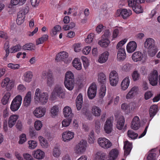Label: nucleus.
<instances>
[{"instance_id":"obj_34","label":"nucleus","mask_w":160,"mask_h":160,"mask_svg":"<svg viewBox=\"0 0 160 160\" xmlns=\"http://www.w3.org/2000/svg\"><path fill=\"white\" fill-rule=\"evenodd\" d=\"M11 96V94L10 92H6L2 99L1 101L2 104L4 105H5L8 103Z\"/></svg>"},{"instance_id":"obj_39","label":"nucleus","mask_w":160,"mask_h":160,"mask_svg":"<svg viewBox=\"0 0 160 160\" xmlns=\"http://www.w3.org/2000/svg\"><path fill=\"white\" fill-rule=\"evenodd\" d=\"M107 80L106 77L103 72H100L98 75V81L99 82L105 85Z\"/></svg>"},{"instance_id":"obj_61","label":"nucleus","mask_w":160,"mask_h":160,"mask_svg":"<svg viewBox=\"0 0 160 160\" xmlns=\"http://www.w3.org/2000/svg\"><path fill=\"white\" fill-rule=\"evenodd\" d=\"M127 41V39L125 38L119 42L117 45V48L119 49L120 48H122V47L125 43Z\"/></svg>"},{"instance_id":"obj_31","label":"nucleus","mask_w":160,"mask_h":160,"mask_svg":"<svg viewBox=\"0 0 160 160\" xmlns=\"http://www.w3.org/2000/svg\"><path fill=\"white\" fill-rule=\"evenodd\" d=\"M68 54L66 52L63 51L58 53L56 55L55 60L58 61L63 60L65 58H67Z\"/></svg>"},{"instance_id":"obj_4","label":"nucleus","mask_w":160,"mask_h":160,"mask_svg":"<svg viewBox=\"0 0 160 160\" xmlns=\"http://www.w3.org/2000/svg\"><path fill=\"white\" fill-rule=\"evenodd\" d=\"M22 98L20 95H18L15 96L12 100L10 106V109L13 112L18 111L21 105Z\"/></svg>"},{"instance_id":"obj_51","label":"nucleus","mask_w":160,"mask_h":160,"mask_svg":"<svg viewBox=\"0 0 160 160\" xmlns=\"http://www.w3.org/2000/svg\"><path fill=\"white\" fill-rule=\"evenodd\" d=\"M74 80L73 74L70 71H68L66 73L65 80Z\"/></svg>"},{"instance_id":"obj_16","label":"nucleus","mask_w":160,"mask_h":160,"mask_svg":"<svg viewBox=\"0 0 160 160\" xmlns=\"http://www.w3.org/2000/svg\"><path fill=\"white\" fill-rule=\"evenodd\" d=\"M74 133L72 132L66 131L62 133V139L64 142H68L74 138Z\"/></svg>"},{"instance_id":"obj_56","label":"nucleus","mask_w":160,"mask_h":160,"mask_svg":"<svg viewBox=\"0 0 160 160\" xmlns=\"http://www.w3.org/2000/svg\"><path fill=\"white\" fill-rule=\"evenodd\" d=\"M7 67L10 69L16 70L19 69L20 68V65L19 64H14L12 63H9L8 64Z\"/></svg>"},{"instance_id":"obj_41","label":"nucleus","mask_w":160,"mask_h":160,"mask_svg":"<svg viewBox=\"0 0 160 160\" xmlns=\"http://www.w3.org/2000/svg\"><path fill=\"white\" fill-rule=\"evenodd\" d=\"M59 112V107L58 105H55L53 106L51 109V114L52 118H54L57 116Z\"/></svg>"},{"instance_id":"obj_58","label":"nucleus","mask_w":160,"mask_h":160,"mask_svg":"<svg viewBox=\"0 0 160 160\" xmlns=\"http://www.w3.org/2000/svg\"><path fill=\"white\" fill-rule=\"evenodd\" d=\"M94 37V33H90L88 35L87 38L86 39V42L88 43H91Z\"/></svg>"},{"instance_id":"obj_24","label":"nucleus","mask_w":160,"mask_h":160,"mask_svg":"<svg viewBox=\"0 0 160 160\" xmlns=\"http://www.w3.org/2000/svg\"><path fill=\"white\" fill-rule=\"evenodd\" d=\"M126 58L125 49L124 48H120L118 52L117 58L119 61L124 60Z\"/></svg>"},{"instance_id":"obj_26","label":"nucleus","mask_w":160,"mask_h":160,"mask_svg":"<svg viewBox=\"0 0 160 160\" xmlns=\"http://www.w3.org/2000/svg\"><path fill=\"white\" fill-rule=\"evenodd\" d=\"M42 77L46 80V85L47 87L50 86V75L49 70L44 71L42 73Z\"/></svg>"},{"instance_id":"obj_22","label":"nucleus","mask_w":160,"mask_h":160,"mask_svg":"<svg viewBox=\"0 0 160 160\" xmlns=\"http://www.w3.org/2000/svg\"><path fill=\"white\" fill-rule=\"evenodd\" d=\"M134 107L133 103H129V104L123 103L121 105V109L128 114L130 113L132 109H134Z\"/></svg>"},{"instance_id":"obj_25","label":"nucleus","mask_w":160,"mask_h":160,"mask_svg":"<svg viewBox=\"0 0 160 160\" xmlns=\"http://www.w3.org/2000/svg\"><path fill=\"white\" fill-rule=\"evenodd\" d=\"M138 91V88L137 87H132L129 91L126 96L127 99H130L132 98L137 94Z\"/></svg>"},{"instance_id":"obj_28","label":"nucleus","mask_w":160,"mask_h":160,"mask_svg":"<svg viewBox=\"0 0 160 160\" xmlns=\"http://www.w3.org/2000/svg\"><path fill=\"white\" fill-rule=\"evenodd\" d=\"M109 53L108 51H105L99 55L98 59V62L101 63H105L107 60Z\"/></svg>"},{"instance_id":"obj_21","label":"nucleus","mask_w":160,"mask_h":160,"mask_svg":"<svg viewBox=\"0 0 160 160\" xmlns=\"http://www.w3.org/2000/svg\"><path fill=\"white\" fill-rule=\"evenodd\" d=\"M132 60L134 61L138 62L143 60V55L140 52H136L132 54Z\"/></svg>"},{"instance_id":"obj_60","label":"nucleus","mask_w":160,"mask_h":160,"mask_svg":"<svg viewBox=\"0 0 160 160\" xmlns=\"http://www.w3.org/2000/svg\"><path fill=\"white\" fill-rule=\"evenodd\" d=\"M111 35V33L109 30H106L104 34L102 35V38L109 40V38Z\"/></svg>"},{"instance_id":"obj_63","label":"nucleus","mask_w":160,"mask_h":160,"mask_svg":"<svg viewBox=\"0 0 160 160\" xmlns=\"http://www.w3.org/2000/svg\"><path fill=\"white\" fill-rule=\"evenodd\" d=\"M153 95L152 91H148L146 92L144 94V98L147 100L150 99Z\"/></svg>"},{"instance_id":"obj_15","label":"nucleus","mask_w":160,"mask_h":160,"mask_svg":"<svg viewBox=\"0 0 160 160\" xmlns=\"http://www.w3.org/2000/svg\"><path fill=\"white\" fill-rule=\"evenodd\" d=\"M19 118V116L17 114H13L10 115L8 120V127L11 128L14 126Z\"/></svg>"},{"instance_id":"obj_8","label":"nucleus","mask_w":160,"mask_h":160,"mask_svg":"<svg viewBox=\"0 0 160 160\" xmlns=\"http://www.w3.org/2000/svg\"><path fill=\"white\" fill-rule=\"evenodd\" d=\"M99 145L104 148H108L112 146V143L108 139L104 138H100L98 140Z\"/></svg>"},{"instance_id":"obj_32","label":"nucleus","mask_w":160,"mask_h":160,"mask_svg":"<svg viewBox=\"0 0 160 160\" xmlns=\"http://www.w3.org/2000/svg\"><path fill=\"white\" fill-rule=\"evenodd\" d=\"M130 82V80L128 77L125 78L122 81L121 84V89L123 90H125L128 88Z\"/></svg>"},{"instance_id":"obj_48","label":"nucleus","mask_w":160,"mask_h":160,"mask_svg":"<svg viewBox=\"0 0 160 160\" xmlns=\"http://www.w3.org/2000/svg\"><path fill=\"white\" fill-rule=\"evenodd\" d=\"M110 43L109 40L102 38L101 40L99 41L98 43L102 47L106 48L108 46Z\"/></svg>"},{"instance_id":"obj_19","label":"nucleus","mask_w":160,"mask_h":160,"mask_svg":"<svg viewBox=\"0 0 160 160\" xmlns=\"http://www.w3.org/2000/svg\"><path fill=\"white\" fill-rule=\"evenodd\" d=\"M137 48V44L134 41L130 42L127 45V50L128 53H131L134 52Z\"/></svg>"},{"instance_id":"obj_57","label":"nucleus","mask_w":160,"mask_h":160,"mask_svg":"<svg viewBox=\"0 0 160 160\" xmlns=\"http://www.w3.org/2000/svg\"><path fill=\"white\" fill-rule=\"evenodd\" d=\"M94 133L93 131H91L89 135L88 142L90 143H93L94 142Z\"/></svg>"},{"instance_id":"obj_54","label":"nucleus","mask_w":160,"mask_h":160,"mask_svg":"<svg viewBox=\"0 0 160 160\" xmlns=\"http://www.w3.org/2000/svg\"><path fill=\"white\" fill-rule=\"evenodd\" d=\"M26 87L23 84H19L17 87V90L19 93H22L26 91Z\"/></svg>"},{"instance_id":"obj_2","label":"nucleus","mask_w":160,"mask_h":160,"mask_svg":"<svg viewBox=\"0 0 160 160\" xmlns=\"http://www.w3.org/2000/svg\"><path fill=\"white\" fill-rule=\"evenodd\" d=\"M144 47L148 49V53L151 57L154 56L157 52L156 47L155 46L154 40L152 38H148L144 42Z\"/></svg>"},{"instance_id":"obj_47","label":"nucleus","mask_w":160,"mask_h":160,"mask_svg":"<svg viewBox=\"0 0 160 160\" xmlns=\"http://www.w3.org/2000/svg\"><path fill=\"white\" fill-rule=\"evenodd\" d=\"M21 46L19 44L12 46L10 48V52L11 53H15L20 51L22 49Z\"/></svg>"},{"instance_id":"obj_18","label":"nucleus","mask_w":160,"mask_h":160,"mask_svg":"<svg viewBox=\"0 0 160 160\" xmlns=\"http://www.w3.org/2000/svg\"><path fill=\"white\" fill-rule=\"evenodd\" d=\"M140 121L139 117L136 116L132 120L131 128L134 130H137L140 128Z\"/></svg>"},{"instance_id":"obj_14","label":"nucleus","mask_w":160,"mask_h":160,"mask_svg":"<svg viewBox=\"0 0 160 160\" xmlns=\"http://www.w3.org/2000/svg\"><path fill=\"white\" fill-rule=\"evenodd\" d=\"M33 76L32 72L30 71H28L23 73L22 79L24 82L29 83L32 80Z\"/></svg>"},{"instance_id":"obj_23","label":"nucleus","mask_w":160,"mask_h":160,"mask_svg":"<svg viewBox=\"0 0 160 160\" xmlns=\"http://www.w3.org/2000/svg\"><path fill=\"white\" fill-rule=\"evenodd\" d=\"M63 90L60 87L58 86L56 87L52 92V97H56L58 96L59 97H61V98H62L63 97L62 95L61 96V94L63 95Z\"/></svg>"},{"instance_id":"obj_37","label":"nucleus","mask_w":160,"mask_h":160,"mask_svg":"<svg viewBox=\"0 0 160 160\" xmlns=\"http://www.w3.org/2000/svg\"><path fill=\"white\" fill-rule=\"evenodd\" d=\"M82 103V97L81 94L78 96L76 99V106L78 110L81 109Z\"/></svg>"},{"instance_id":"obj_53","label":"nucleus","mask_w":160,"mask_h":160,"mask_svg":"<svg viewBox=\"0 0 160 160\" xmlns=\"http://www.w3.org/2000/svg\"><path fill=\"white\" fill-rule=\"evenodd\" d=\"M26 135L24 133H22L19 137L18 143L20 144H22L27 141Z\"/></svg>"},{"instance_id":"obj_9","label":"nucleus","mask_w":160,"mask_h":160,"mask_svg":"<svg viewBox=\"0 0 160 160\" xmlns=\"http://www.w3.org/2000/svg\"><path fill=\"white\" fill-rule=\"evenodd\" d=\"M33 157L37 160H41L45 157V154L44 151L40 149H36L32 152Z\"/></svg>"},{"instance_id":"obj_6","label":"nucleus","mask_w":160,"mask_h":160,"mask_svg":"<svg viewBox=\"0 0 160 160\" xmlns=\"http://www.w3.org/2000/svg\"><path fill=\"white\" fill-rule=\"evenodd\" d=\"M109 81L112 86H115L118 84L119 78L118 74L115 71L111 72L109 76Z\"/></svg>"},{"instance_id":"obj_35","label":"nucleus","mask_w":160,"mask_h":160,"mask_svg":"<svg viewBox=\"0 0 160 160\" xmlns=\"http://www.w3.org/2000/svg\"><path fill=\"white\" fill-rule=\"evenodd\" d=\"M28 147L30 150H33L36 148L38 146V142L35 140H30L28 141L27 142Z\"/></svg>"},{"instance_id":"obj_33","label":"nucleus","mask_w":160,"mask_h":160,"mask_svg":"<svg viewBox=\"0 0 160 160\" xmlns=\"http://www.w3.org/2000/svg\"><path fill=\"white\" fill-rule=\"evenodd\" d=\"M64 83L65 87L68 90L71 91L74 88L75 84L74 80H64Z\"/></svg>"},{"instance_id":"obj_64","label":"nucleus","mask_w":160,"mask_h":160,"mask_svg":"<svg viewBox=\"0 0 160 160\" xmlns=\"http://www.w3.org/2000/svg\"><path fill=\"white\" fill-rule=\"evenodd\" d=\"M30 2L33 7H37L39 5L40 0H30Z\"/></svg>"},{"instance_id":"obj_59","label":"nucleus","mask_w":160,"mask_h":160,"mask_svg":"<svg viewBox=\"0 0 160 160\" xmlns=\"http://www.w3.org/2000/svg\"><path fill=\"white\" fill-rule=\"evenodd\" d=\"M72 119L66 118L63 120L62 122V127H66L68 126L70 124Z\"/></svg>"},{"instance_id":"obj_13","label":"nucleus","mask_w":160,"mask_h":160,"mask_svg":"<svg viewBox=\"0 0 160 160\" xmlns=\"http://www.w3.org/2000/svg\"><path fill=\"white\" fill-rule=\"evenodd\" d=\"M158 72L156 70H154L149 77L148 80L152 86H155L158 83Z\"/></svg>"},{"instance_id":"obj_20","label":"nucleus","mask_w":160,"mask_h":160,"mask_svg":"<svg viewBox=\"0 0 160 160\" xmlns=\"http://www.w3.org/2000/svg\"><path fill=\"white\" fill-rule=\"evenodd\" d=\"M63 112L64 117L66 118L72 119L73 117V114L71 108L69 106H66L64 108Z\"/></svg>"},{"instance_id":"obj_7","label":"nucleus","mask_w":160,"mask_h":160,"mask_svg":"<svg viewBox=\"0 0 160 160\" xmlns=\"http://www.w3.org/2000/svg\"><path fill=\"white\" fill-rule=\"evenodd\" d=\"M46 112V109L41 107L36 108L33 111L34 116L37 118H40L44 117Z\"/></svg>"},{"instance_id":"obj_3","label":"nucleus","mask_w":160,"mask_h":160,"mask_svg":"<svg viewBox=\"0 0 160 160\" xmlns=\"http://www.w3.org/2000/svg\"><path fill=\"white\" fill-rule=\"evenodd\" d=\"M144 0H128V6L131 8L137 13L142 12L143 10L140 4L143 3Z\"/></svg>"},{"instance_id":"obj_30","label":"nucleus","mask_w":160,"mask_h":160,"mask_svg":"<svg viewBox=\"0 0 160 160\" xmlns=\"http://www.w3.org/2000/svg\"><path fill=\"white\" fill-rule=\"evenodd\" d=\"M38 138L40 145L43 148H46L48 147V143L45 138L42 136H39Z\"/></svg>"},{"instance_id":"obj_62","label":"nucleus","mask_w":160,"mask_h":160,"mask_svg":"<svg viewBox=\"0 0 160 160\" xmlns=\"http://www.w3.org/2000/svg\"><path fill=\"white\" fill-rule=\"evenodd\" d=\"M14 156L18 160H24L23 157L22 156V153L19 152L15 151L14 152Z\"/></svg>"},{"instance_id":"obj_50","label":"nucleus","mask_w":160,"mask_h":160,"mask_svg":"<svg viewBox=\"0 0 160 160\" xmlns=\"http://www.w3.org/2000/svg\"><path fill=\"white\" fill-rule=\"evenodd\" d=\"M128 135L130 138L134 139L138 136V134L132 130H128Z\"/></svg>"},{"instance_id":"obj_42","label":"nucleus","mask_w":160,"mask_h":160,"mask_svg":"<svg viewBox=\"0 0 160 160\" xmlns=\"http://www.w3.org/2000/svg\"><path fill=\"white\" fill-rule=\"evenodd\" d=\"M118 152L117 150L112 149L109 153L110 159L112 160H115L117 157Z\"/></svg>"},{"instance_id":"obj_29","label":"nucleus","mask_w":160,"mask_h":160,"mask_svg":"<svg viewBox=\"0 0 160 160\" xmlns=\"http://www.w3.org/2000/svg\"><path fill=\"white\" fill-rule=\"evenodd\" d=\"M132 144L128 141H125L124 142L123 148L124 150V154L125 155H128L132 149Z\"/></svg>"},{"instance_id":"obj_49","label":"nucleus","mask_w":160,"mask_h":160,"mask_svg":"<svg viewBox=\"0 0 160 160\" xmlns=\"http://www.w3.org/2000/svg\"><path fill=\"white\" fill-rule=\"evenodd\" d=\"M52 154L53 156L56 158L58 157L61 154V151L58 146H55L53 150Z\"/></svg>"},{"instance_id":"obj_11","label":"nucleus","mask_w":160,"mask_h":160,"mask_svg":"<svg viewBox=\"0 0 160 160\" xmlns=\"http://www.w3.org/2000/svg\"><path fill=\"white\" fill-rule=\"evenodd\" d=\"M117 12L119 13V16L124 19H127L132 14V12L130 9L125 8L120 9L118 10Z\"/></svg>"},{"instance_id":"obj_10","label":"nucleus","mask_w":160,"mask_h":160,"mask_svg":"<svg viewBox=\"0 0 160 160\" xmlns=\"http://www.w3.org/2000/svg\"><path fill=\"white\" fill-rule=\"evenodd\" d=\"M97 86L95 83H93L89 87L88 91V95L89 98L92 99L96 95Z\"/></svg>"},{"instance_id":"obj_44","label":"nucleus","mask_w":160,"mask_h":160,"mask_svg":"<svg viewBox=\"0 0 160 160\" xmlns=\"http://www.w3.org/2000/svg\"><path fill=\"white\" fill-rule=\"evenodd\" d=\"M158 107L156 105L151 106L149 109V113L150 117L152 118L156 114L158 111Z\"/></svg>"},{"instance_id":"obj_55","label":"nucleus","mask_w":160,"mask_h":160,"mask_svg":"<svg viewBox=\"0 0 160 160\" xmlns=\"http://www.w3.org/2000/svg\"><path fill=\"white\" fill-rule=\"evenodd\" d=\"M24 160H35L31 154L28 153H24L22 154Z\"/></svg>"},{"instance_id":"obj_52","label":"nucleus","mask_w":160,"mask_h":160,"mask_svg":"<svg viewBox=\"0 0 160 160\" xmlns=\"http://www.w3.org/2000/svg\"><path fill=\"white\" fill-rule=\"evenodd\" d=\"M106 87L105 85H102L100 89L99 95L101 98H103L106 93Z\"/></svg>"},{"instance_id":"obj_5","label":"nucleus","mask_w":160,"mask_h":160,"mask_svg":"<svg viewBox=\"0 0 160 160\" xmlns=\"http://www.w3.org/2000/svg\"><path fill=\"white\" fill-rule=\"evenodd\" d=\"M0 85L2 88H5L7 91H9L14 87L15 81L12 79H10L8 77H6L2 80Z\"/></svg>"},{"instance_id":"obj_17","label":"nucleus","mask_w":160,"mask_h":160,"mask_svg":"<svg viewBox=\"0 0 160 160\" xmlns=\"http://www.w3.org/2000/svg\"><path fill=\"white\" fill-rule=\"evenodd\" d=\"M87 142L83 140L80 141L76 147V150L77 153H82L84 152L86 147Z\"/></svg>"},{"instance_id":"obj_27","label":"nucleus","mask_w":160,"mask_h":160,"mask_svg":"<svg viewBox=\"0 0 160 160\" xmlns=\"http://www.w3.org/2000/svg\"><path fill=\"white\" fill-rule=\"evenodd\" d=\"M113 124L111 121L108 119L105 124L104 130L105 132L109 134L111 132L112 129Z\"/></svg>"},{"instance_id":"obj_36","label":"nucleus","mask_w":160,"mask_h":160,"mask_svg":"<svg viewBox=\"0 0 160 160\" xmlns=\"http://www.w3.org/2000/svg\"><path fill=\"white\" fill-rule=\"evenodd\" d=\"M125 121V118L123 116H120L116 125L117 128L119 130H121L123 127Z\"/></svg>"},{"instance_id":"obj_1","label":"nucleus","mask_w":160,"mask_h":160,"mask_svg":"<svg viewBox=\"0 0 160 160\" xmlns=\"http://www.w3.org/2000/svg\"><path fill=\"white\" fill-rule=\"evenodd\" d=\"M48 92H42L38 88L36 89L34 96V99L36 102L45 104L48 102Z\"/></svg>"},{"instance_id":"obj_40","label":"nucleus","mask_w":160,"mask_h":160,"mask_svg":"<svg viewBox=\"0 0 160 160\" xmlns=\"http://www.w3.org/2000/svg\"><path fill=\"white\" fill-rule=\"evenodd\" d=\"M48 38V36L47 34H44L41 37L38 38L36 40V45H38L42 44L44 42L47 41Z\"/></svg>"},{"instance_id":"obj_45","label":"nucleus","mask_w":160,"mask_h":160,"mask_svg":"<svg viewBox=\"0 0 160 160\" xmlns=\"http://www.w3.org/2000/svg\"><path fill=\"white\" fill-rule=\"evenodd\" d=\"M35 45L32 43L26 44L22 46V48L25 50L32 51L35 49Z\"/></svg>"},{"instance_id":"obj_43","label":"nucleus","mask_w":160,"mask_h":160,"mask_svg":"<svg viewBox=\"0 0 160 160\" xmlns=\"http://www.w3.org/2000/svg\"><path fill=\"white\" fill-rule=\"evenodd\" d=\"M34 126L35 130L39 131L42 127V122L40 120H37L34 122Z\"/></svg>"},{"instance_id":"obj_38","label":"nucleus","mask_w":160,"mask_h":160,"mask_svg":"<svg viewBox=\"0 0 160 160\" xmlns=\"http://www.w3.org/2000/svg\"><path fill=\"white\" fill-rule=\"evenodd\" d=\"M73 66L77 70H79L82 69V64L80 60L78 58H75L72 62Z\"/></svg>"},{"instance_id":"obj_12","label":"nucleus","mask_w":160,"mask_h":160,"mask_svg":"<svg viewBox=\"0 0 160 160\" xmlns=\"http://www.w3.org/2000/svg\"><path fill=\"white\" fill-rule=\"evenodd\" d=\"M32 99V92L30 91H28L23 98V107L25 108H28L29 107L31 104Z\"/></svg>"},{"instance_id":"obj_46","label":"nucleus","mask_w":160,"mask_h":160,"mask_svg":"<svg viewBox=\"0 0 160 160\" xmlns=\"http://www.w3.org/2000/svg\"><path fill=\"white\" fill-rule=\"evenodd\" d=\"M92 112L95 116H99L101 114V110L99 108L96 106H93L92 108Z\"/></svg>"}]
</instances>
